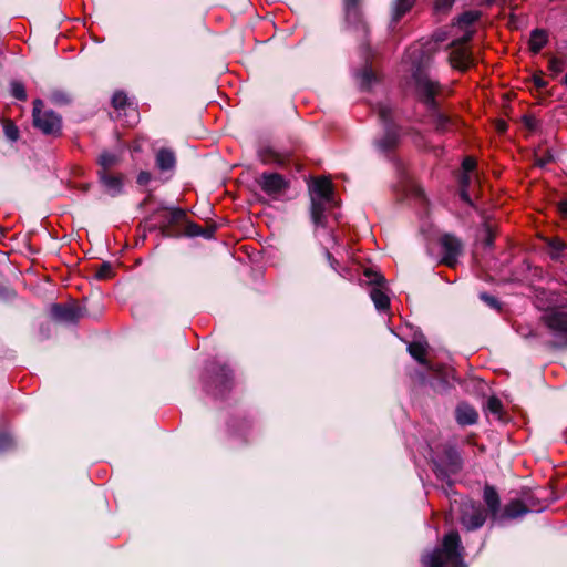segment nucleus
Masks as SVG:
<instances>
[{
	"label": "nucleus",
	"mask_w": 567,
	"mask_h": 567,
	"mask_svg": "<svg viewBox=\"0 0 567 567\" xmlns=\"http://www.w3.org/2000/svg\"><path fill=\"white\" fill-rule=\"evenodd\" d=\"M425 43L416 42L409 47L402 61L403 89L405 94L425 103Z\"/></svg>",
	"instance_id": "1"
},
{
	"label": "nucleus",
	"mask_w": 567,
	"mask_h": 567,
	"mask_svg": "<svg viewBox=\"0 0 567 567\" xmlns=\"http://www.w3.org/2000/svg\"><path fill=\"white\" fill-rule=\"evenodd\" d=\"M427 120L440 133L452 130L454 120L449 109L442 104L443 100L451 94V89L441 85L439 82L427 78Z\"/></svg>",
	"instance_id": "2"
},
{
	"label": "nucleus",
	"mask_w": 567,
	"mask_h": 567,
	"mask_svg": "<svg viewBox=\"0 0 567 567\" xmlns=\"http://www.w3.org/2000/svg\"><path fill=\"white\" fill-rule=\"evenodd\" d=\"M311 219L319 227L326 226V210L337 206L333 186L329 178L319 177L310 185Z\"/></svg>",
	"instance_id": "3"
},
{
	"label": "nucleus",
	"mask_w": 567,
	"mask_h": 567,
	"mask_svg": "<svg viewBox=\"0 0 567 567\" xmlns=\"http://www.w3.org/2000/svg\"><path fill=\"white\" fill-rule=\"evenodd\" d=\"M463 550L458 533L452 530L443 537L441 547L427 559V567H466Z\"/></svg>",
	"instance_id": "4"
},
{
	"label": "nucleus",
	"mask_w": 567,
	"mask_h": 567,
	"mask_svg": "<svg viewBox=\"0 0 567 567\" xmlns=\"http://www.w3.org/2000/svg\"><path fill=\"white\" fill-rule=\"evenodd\" d=\"M377 113L383 124L384 134L375 141V145L381 152L388 153L398 145L399 127L393 122V110L389 103L378 104Z\"/></svg>",
	"instance_id": "5"
},
{
	"label": "nucleus",
	"mask_w": 567,
	"mask_h": 567,
	"mask_svg": "<svg viewBox=\"0 0 567 567\" xmlns=\"http://www.w3.org/2000/svg\"><path fill=\"white\" fill-rule=\"evenodd\" d=\"M433 254L440 265L454 268L463 254V245L457 237L445 234L437 239L436 250Z\"/></svg>",
	"instance_id": "6"
},
{
	"label": "nucleus",
	"mask_w": 567,
	"mask_h": 567,
	"mask_svg": "<svg viewBox=\"0 0 567 567\" xmlns=\"http://www.w3.org/2000/svg\"><path fill=\"white\" fill-rule=\"evenodd\" d=\"M433 465L436 476L445 480L461 470L462 458L454 447L443 446L441 451L434 452Z\"/></svg>",
	"instance_id": "7"
},
{
	"label": "nucleus",
	"mask_w": 567,
	"mask_h": 567,
	"mask_svg": "<svg viewBox=\"0 0 567 567\" xmlns=\"http://www.w3.org/2000/svg\"><path fill=\"white\" fill-rule=\"evenodd\" d=\"M33 124L47 135H56L61 131V117L51 110H43V102H33Z\"/></svg>",
	"instance_id": "8"
},
{
	"label": "nucleus",
	"mask_w": 567,
	"mask_h": 567,
	"mask_svg": "<svg viewBox=\"0 0 567 567\" xmlns=\"http://www.w3.org/2000/svg\"><path fill=\"white\" fill-rule=\"evenodd\" d=\"M454 370L449 365L434 368L427 358V383L436 391L443 392L453 385Z\"/></svg>",
	"instance_id": "9"
},
{
	"label": "nucleus",
	"mask_w": 567,
	"mask_h": 567,
	"mask_svg": "<svg viewBox=\"0 0 567 567\" xmlns=\"http://www.w3.org/2000/svg\"><path fill=\"white\" fill-rule=\"evenodd\" d=\"M485 520L486 512L480 504L473 501L463 502L461 509V523L466 529H478L484 525Z\"/></svg>",
	"instance_id": "10"
},
{
	"label": "nucleus",
	"mask_w": 567,
	"mask_h": 567,
	"mask_svg": "<svg viewBox=\"0 0 567 567\" xmlns=\"http://www.w3.org/2000/svg\"><path fill=\"white\" fill-rule=\"evenodd\" d=\"M481 11L468 10L460 14L453 27L456 28L462 34L454 41V43L465 44L472 40L475 33V23L481 19Z\"/></svg>",
	"instance_id": "11"
},
{
	"label": "nucleus",
	"mask_w": 567,
	"mask_h": 567,
	"mask_svg": "<svg viewBox=\"0 0 567 567\" xmlns=\"http://www.w3.org/2000/svg\"><path fill=\"white\" fill-rule=\"evenodd\" d=\"M546 327L559 339L560 346H567V313L550 310L543 316Z\"/></svg>",
	"instance_id": "12"
},
{
	"label": "nucleus",
	"mask_w": 567,
	"mask_h": 567,
	"mask_svg": "<svg viewBox=\"0 0 567 567\" xmlns=\"http://www.w3.org/2000/svg\"><path fill=\"white\" fill-rule=\"evenodd\" d=\"M210 371L214 374L212 383L214 384V386L216 389V392H214V395L224 396V394L231 389V384H233L231 370L228 369L226 365H219L217 363H213Z\"/></svg>",
	"instance_id": "13"
},
{
	"label": "nucleus",
	"mask_w": 567,
	"mask_h": 567,
	"mask_svg": "<svg viewBox=\"0 0 567 567\" xmlns=\"http://www.w3.org/2000/svg\"><path fill=\"white\" fill-rule=\"evenodd\" d=\"M372 282L373 286L370 289V297L377 310L384 312L390 308V298L386 292L385 279L381 275H375Z\"/></svg>",
	"instance_id": "14"
},
{
	"label": "nucleus",
	"mask_w": 567,
	"mask_h": 567,
	"mask_svg": "<svg viewBox=\"0 0 567 567\" xmlns=\"http://www.w3.org/2000/svg\"><path fill=\"white\" fill-rule=\"evenodd\" d=\"M259 185L268 195H279L288 187V182L278 173H264Z\"/></svg>",
	"instance_id": "15"
},
{
	"label": "nucleus",
	"mask_w": 567,
	"mask_h": 567,
	"mask_svg": "<svg viewBox=\"0 0 567 567\" xmlns=\"http://www.w3.org/2000/svg\"><path fill=\"white\" fill-rule=\"evenodd\" d=\"M455 47L449 56L452 68L457 69L462 72L466 71L474 64V59L471 51L465 48L462 43Z\"/></svg>",
	"instance_id": "16"
},
{
	"label": "nucleus",
	"mask_w": 567,
	"mask_h": 567,
	"mask_svg": "<svg viewBox=\"0 0 567 567\" xmlns=\"http://www.w3.org/2000/svg\"><path fill=\"white\" fill-rule=\"evenodd\" d=\"M51 315L54 319L64 322H76L83 317L82 309L75 305L54 303L51 307Z\"/></svg>",
	"instance_id": "17"
},
{
	"label": "nucleus",
	"mask_w": 567,
	"mask_h": 567,
	"mask_svg": "<svg viewBox=\"0 0 567 567\" xmlns=\"http://www.w3.org/2000/svg\"><path fill=\"white\" fill-rule=\"evenodd\" d=\"M97 176L101 184L111 196L114 197L122 193L124 179L122 174H112L104 171H97Z\"/></svg>",
	"instance_id": "18"
},
{
	"label": "nucleus",
	"mask_w": 567,
	"mask_h": 567,
	"mask_svg": "<svg viewBox=\"0 0 567 567\" xmlns=\"http://www.w3.org/2000/svg\"><path fill=\"white\" fill-rule=\"evenodd\" d=\"M455 420L461 426L473 425L478 420V413L468 403L461 402L455 409Z\"/></svg>",
	"instance_id": "19"
},
{
	"label": "nucleus",
	"mask_w": 567,
	"mask_h": 567,
	"mask_svg": "<svg viewBox=\"0 0 567 567\" xmlns=\"http://www.w3.org/2000/svg\"><path fill=\"white\" fill-rule=\"evenodd\" d=\"M483 497L492 519L497 522L502 512L498 493L493 486L486 485Z\"/></svg>",
	"instance_id": "20"
},
{
	"label": "nucleus",
	"mask_w": 567,
	"mask_h": 567,
	"mask_svg": "<svg viewBox=\"0 0 567 567\" xmlns=\"http://www.w3.org/2000/svg\"><path fill=\"white\" fill-rule=\"evenodd\" d=\"M359 0H344L346 8V18L349 23L354 24L359 30L365 34L368 32V27L365 22L362 20L360 10L358 8Z\"/></svg>",
	"instance_id": "21"
},
{
	"label": "nucleus",
	"mask_w": 567,
	"mask_h": 567,
	"mask_svg": "<svg viewBox=\"0 0 567 567\" xmlns=\"http://www.w3.org/2000/svg\"><path fill=\"white\" fill-rule=\"evenodd\" d=\"M527 512L528 508L522 501L513 499L504 506V509L501 512V517L497 522L518 518L525 515Z\"/></svg>",
	"instance_id": "22"
},
{
	"label": "nucleus",
	"mask_w": 567,
	"mask_h": 567,
	"mask_svg": "<svg viewBox=\"0 0 567 567\" xmlns=\"http://www.w3.org/2000/svg\"><path fill=\"white\" fill-rule=\"evenodd\" d=\"M122 159V152L103 151L97 157L99 171L111 173V169L116 167Z\"/></svg>",
	"instance_id": "23"
},
{
	"label": "nucleus",
	"mask_w": 567,
	"mask_h": 567,
	"mask_svg": "<svg viewBox=\"0 0 567 567\" xmlns=\"http://www.w3.org/2000/svg\"><path fill=\"white\" fill-rule=\"evenodd\" d=\"M477 181L476 173H462L460 176V196L467 204H472L470 196L471 186Z\"/></svg>",
	"instance_id": "24"
},
{
	"label": "nucleus",
	"mask_w": 567,
	"mask_h": 567,
	"mask_svg": "<svg viewBox=\"0 0 567 567\" xmlns=\"http://www.w3.org/2000/svg\"><path fill=\"white\" fill-rule=\"evenodd\" d=\"M176 164V157L172 150L161 148L156 153V165L161 171L173 169Z\"/></svg>",
	"instance_id": "25"
},
{
	"label": "nucleus",
	"mask_w": 567,
	"mask_h": 567,
	"mask_svg": "<svg viewBox=\"0 0 567 567\" xmlns=\"http://www.w3.org/2000/svg\"><path fill=\"white\" fill-rule=\"evenodd\" d=\"M548 42V34L543 29H535L529 38V49L533 53H538Z\"/></svg>",
	"instance_id": "26"
},
{
	"label": "nucleus",
	"mask_w": 567,
	"mask_h": 567,
	"mask_svg": "<svg viewBox=\"0 0 567 567\" xmlns=\"http://www.w3.org/2000/svg\"><path fill=\"white\" fill-rule=\"evenodd\" d=\"M408 351L411 357L421 365H425V344L423 341L414 340L408 344Z\"/></svg>",
	"instance_id": "27"
},
{
	"label": "nucleus",
	"mask_w": 567,
	"mask_h": 567,
	"mask_svg": "<svg viewBox=\"0 0 567 567\" xmlns=\"http://www.w3.org/2000/svg\"><path fill=\"white\" fill-rule=\"evenodd\" d=\"M415 0H395L393 3L392 21L398 22L414 4Z\"/></svg>",
	"instance_id": "28"
},
{
	"label": "nucleus",
	"mask_w": 567,
	"mask_h": 567,
	"mask_svg": "<svg viewBox=\"0 0 567 567\" xmlns=\"http://www.w3.org/2000/svg\"><path fill=\"white\" fill-rule=\"evenodd\" d=\"M162 215H163L162 226L167 228V227L178 223L185 216V213H184V210H182L179 208H174V209H169V210H163Z\"/></svg>",
	"instance_id": "29"
},
{
	"label": "nucleus",
	"mask_w": 567,
	"mask_h": 567,
	"mask_svg": "<svg viewBox=\"0 0 567 567\" xmlns=\"http://www.w3.org/2000/svg\"><path fill=\"white\" fill-rule=\"evenodd\" d=\"M547 245L550 249V256L553 259H558L560 254L565 250L566 244L559 238H550L547 240Z\"/></svg>",
	"instance_id": "30"
},
{
	"label": "nucleus",
	"mask_w": 567,
	"mask_h": 567,
	"mask_svg": "<svg viewBox=\"0 0 567 567\" xmlns=\"http://www.w3.org/2000/svg\"><path fill=\"white\" fill-rule=\"evenodd\" d=\"M454 2L455 0H435L433 6V13L437 17L447 14Z\"/></svg>",
	"instance_id": "31"
},
{
	"label": "nucleus",
	"mask_w": 567,
	"mask_h": 567,
	"mask_svg": "<svg viewBox=\"0 0 567 567\" xmlns=\"http://www.w3.org/2000/svg\"><path fill=\"white\" fill-rule=\"evenodd\" d=\"M11 94L19 101L27 100V92L24 85L19 81L11 82Z\"/></svg>",
	"instance_id": "32"
},
{
	"label": "nucleus",
	"mask_w": 567,
	"mask_h": 567,
	"mask_svg": "<svg viewBox=\"0 0 567 567\" xmlns=\"http://www.w3.org/2000/svg\"><path fill=\"white\" fill-rule=\"evenodd\" d=\"M96 278L100 280L109 279L113 277V267L110 262H103L96 270Z\"/></svg>",
	"instance_id": "33"
},
{
	"label": "nucleus",
	"mask_w": 567,
	"mask_h": 567,
	"mask_svg": "<svg viewBox=\"0 0 567 567\" xmlns=\"http://www.w3.org/2000/svg\"><path fill=\"white\" fill-rule=\"evenodd\" d=\"M502 402L499 401V399L495 398V396H491L488 400H487V403H486V409L489 413L494 414V415H497L498 417L501 416V412H502Z\"/></svg>",
	"instance_id": "34"
},
{
	"label": "nucleus",
	"mask_w": 567,
	"mask_h": 567,
	"mask_svg": "<svg viewBox=\"0 0 567 567\" xmlns=\"http://www.w3.org/2000/svg\"><path fill=\"white\" fill-rule=\"evenodd\" d=\"M3 130H4L6 136L10 141H17L18 140V137H19V130H18V127L12 122L7 121L3 124Z\"/></svg>",
	"instance_id": "35"
},
{
	"label": "nucleus",
	"mask_w": 567,
	"mask_h": 567,
	"mask_svg": "<svg viewBox=\"0 0 567 567\" xmlns=\"http://www.w3.org/2000/svg\"><path fill=\"white\" fill-rule=\"evenodd\" d=\"M112 104L115 109L121 110L127 105V96L123 92L114 93Z\"/></svg>",
	"instance_id": "36"
},
{
	"label": "nucleus",
	"mask_w": 567,
	"mask_h": 567,
	"mask_svg": "<svg viewBox=\"0 0 567 567\" xmlns=\"http://www.w3.org/2000/svg\"><path fill=\"white\" fill-rule=\"evenodd\" d=\"M462 173H476V161L467 156L462 162Z\"/></svg>",
	"instance_id": "37"
},
{
	"label": "nucleus",
	"mask_w": 567,
	"mask_h": 567,
	"mask_svg": "<svg viewBox=\"0 0 567 567\" xmlns=\"http://www.w3.org/2000/svg\"><path fill=\"white\" fill-rule=\"evenodd\" d=\"M361 79L363 84L369 85L375 80V74L370 66H367L361 72Z\"/></svg>",
	"instance_id": "38"
},
{
	"label": "nucleus",
	"mask_w": 567,
	"mask_h": 567,
	"mask_svg": "<svg viewBox=\"0 0 567 567\" xmlns=\"http://www.w3.org/2000/svg\"><path fill=\"white\" fill-rule=\"evenodd\" d=\"M548 66H549V70L555 73V74H558L563 71L564 69V62L563 60L558 59V58H551L549 60V63H548Z\"/></svg>",
	"instance_id": "39"
},
{
	"label": "nucleus",
	"mask_w": 567,
	"mask_h": 567,
	"mask_svg": "<svg viewBox=\"0 0 567 567\" xmlns=\"http://www.w3.org/2000/svg\"><path fill=\"white\" fill-rule=\"evenodd\" d=\"M12 445L13 441L9 434H0V452L10 449Z\"/></svg>",
	"instance_id": "40"
},
{
	"label": "nucleus",
	"mask_w": 567,
	"mask_h": 567,
	"mask_svg": "<svg viewBox=\"0 0 567 567\" xmlns=\"http://www.w3.org/2000/svg\"><path fill=\"white\" fill-rule=\"evenodd\" d=\"M447 38H449V33H447V31L442 30V29H440V30L435 31V32L433 33V35H432V40H433L435 43L444 42V41H446V40H447Z\"/></svg>",
	"instance_id": "41"
},
{
	"label": "nucleus",
	"mask_w": 567,
	"mask_h": 567,
	"mask_svg": "<svg viewBox=\"0 0 567 567\" xmlns=\"http://www.w3.org/2000/svg\"><path fill=\"white\" fill-rule=\"evenodd\" d=\"M553 161V155L546 152L544 155H536V164L538 166H545Z\"/></svg>",
	"instance_id": "42"
},
{
	"label": "nucleus",
	"mask_w": 567,
	"mask_h": 567,
	"mask_svg": "<svg viewBox=\"0 0 567 567\" xmlns=\"http://www.w3.org/2000/svg\"><path fill=\"white\" fill-rule=\"evenodd\" d=\"M150 181H151V174L145 171L140 172V174L137 175V178H136L137 184L142 185V186L148 184Z\"/></svg>",
	"instance_id": "43"
},
{
	"label": "nucleus",
	"mask_w": 567,
	"mask_h": 567,
	"mask_svg": "<svg viewBox=\"0 0 567 567\" xmlns=\"http://www.w3.org/2000/svg\"><path fill=\"white\" fill-rule=\"evenodd\" d=\"M412 381L415 383V384H419V385H423L424 381H425V377H424V373L423 371H415L414 374H410Z\"/></svg>",
	"instance_id": "44"
},
{
	"label": "nucleus",
	"mask_w": 567,
	"mask_h": 567,
	"mask_svg": "<svg viewBox=\"0 0 567 567\" xmlns=\"http://www.w3.org/2000/svg\"><path fill=\"white\" fill-rule=\"evenodd\" d=\"M481 298L488 305L491 306L492 308H497L498 307V301L495 297L493 296H489L487 293H482L481 295Z\"/></svg>",
	"instance_id": "45"
},
{
	"label": "nucleus",
	"mask_w": 567,
	"mask_h": 567,
	"mask_svg": "<svg viewBox=\"0 0 567 567\" xmlns=\"http://www.w3.org/2000/svg\"><path fill=\"white\" fill-rule=\"evenodd\" d=\"M557 208H558L559 214L564 218H567V199L560 200L557 205Z\"/></svg>",
	"instance_id": "46"
},
{
	"label": "nucleus",
	"mask_w": 567,
	"mask_h": 567,
	"mask_svg": "<svg viewBox=\"0 0 567 567\" xmlns=\"http://www.w3.org/2000/svg\"><path fill=\"white\" fill-rule=\"evenodd\" d=\"M53 99H54V101H56V102H62V103H68V102H69V99H68V97H66V95H65V94H63V93H55V94L53 95Z\"/></svg>",
	"instance_id": "47"
},
{
	"label": "nucleus",
	"mask_w": 567,
	"mask_h": 567,
	"mask_svg": "<svg viewBox=\"0 0 567 567\" xmlns=\"http://www.w3.org/2000/svg\"><path fill=\"white\" fill-rule=\"evenodd\" d=\"M535 83H536V85H537L538 87H544V86H545V84H546V83H545L543 80H540V79L536 80V81H535Z\"/></svg>",
	"instance_id": "48"
},
{
	"label": "nucleus",
	"mask_w": 567,
	"mask_h": 567,
	"mask_svg": "<svg viewBox=\"0 0 567 567\" xmlns=\"http://www.w3.org/2000/svg\"><path fill=\"white\" fill-rule=\"evenodd\" d=\"M495 0H481V3L482 4H491L493 3Z\"/></svg>",
	"instance_id": "49"
},
{
	"label": "nucleus",
	"mask_w": 567,
	"mask_h": 567,
	"mask_svg": "<svg viewBox=\"0 0 567 567\" xmlns=\"http://www.w3.org/2000/svg\"><path fill=\"white\" fill-rule=\"evenodd\" d=\"M492 243H493V238H492V236L489 235V236H488V238H487V240H486V245H487V246H492Z\"/></svg>",
	"instance_id": "50"
},
{
	"label": "nucleus",
	"mask_w": 567,
	"mask_h": 567,
	"mask_svg": "<svg viewBox=\"0 0 567 567\" xmlns=\"http://www.w3.org/2000/svg\"><path fill=\"white\" fill-rule=\"evenodd\" d=\"M564 85L567 87V72H566V75L564 78V81H563Z\"/></svg>",
	"instance_id": "51"
}]
</instances>
